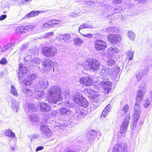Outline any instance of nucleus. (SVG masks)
I'll use <instances>...</instances> for the list:
<instances>
[{"label":"nucleus","mask_w":152,"mask_h":152,"mask_svg":"<svg viewBox=\"0 0 152 152\" xmlns=\"http://www.w3.org/2000/svg\"><path fill=\"white\" fill-rule=\"evenodd\" d=\"M40 109L44 112H48L50 110V107L47 104L45 103H41L40 104Z\"/></svg>","instance_id":"26"},{"label":"nucleus","mask_w":152,"mask_h":152,"mask_svg":"<svg viewBox=\"0 0 152 152\" xmlns=\"http://www.w3.org/2000/svg\"><path fill=\"white\" fill-rule=\"evenodd\" d=\"M75 44L77 46L80 45L83 43V40L80 38H75L74 39Z\"/></svg>","instance_id":"36"},{"label":"nucleus","mask_w":152,"mask_h":152,"mask_svg":"<svg viewBox=\"0 0 152 152\" xmlns=\"http://www.w3.org/2000/svg\"><path fill=\"white\" fill-rule=\"evenodd\" d=\"M74 101L77 103H80V102L84 98L81 94L78 92H76L74 94L73 97Z\"/></svg>","instance_id":"21"},{"label":"nucleus","mask_w":152,"mask_h":152,"mask_svg":"<svg viewBox=\"0 0 152 152\" xmlns=\"http://www.w3.org/2000/svg\"><path fill=\"white\" fill-rule=\"evenodd\" d=\"M24 107L25 111L26 113L34 112L36 110V106L31 103H26Z\"/></svg>","instance_id":"15"},{"label":"nucleus","mask_w":152,"mask_h":152,"mask_svg":"<svg viewBox=\"0 0 152 152\" xmlns=\"http://www.w3.org/2000/svg\"><path fill=\"white\" fill-rule=\"evenodd\" d=\"M85 91L88 94L89 96H91L92 99H95V96L97 97L98 95L97 92L91 89H87Z\"/></svg>","instance_id":"23"},{"label":"nucleus","mask_w":152,"mask_h":152,"mask_svg":"<svg viewBox=\"0 0 152 152\" xmlns=\"http://www.w3.org/2000/svg\"><path fill=\"white\" fill-rule=\"evenodd\" d=\"M70 35L69 34H60L57 37V38L58 39L60 42L62 40H64L65 42L68 43V40L70 38Z\"/></svg>","instance_id":"20"},{"label":"nucleus","mask_w":152,"mask_h":152,"mask_svg":"<svg viewBox=\"0 0 152 152\" xmlns=\"http://www.w3.org/2000/svg\"><path fill=\"white\" fill-rule=\"evenodd\" d=\"M72 94V93L68 90H66L64 93V95L66 97L68 96L69 97H71Z\"/></svg>","instance_id":"47"},{"label":"nucleus","mask_w":152,"mask_h":152,"mask_svg":"<svg viewBox=\"0 0 152 152\" xmlns=\"http://www.w3.org/2000/svg\"><path fill=\"white\" fill-rule=\"evenodd\" d=\"M115 71H114L113 72V73L112 74L113 75L114 74V75H117V74L119 72V70L118 69H115Z\"/></svg>","instance_id":"61"},{"label":"nucleus","mask_w":152,"mask_h":152,"mask_svg":"<svg viewBox=\"0 0 152 152\" xmlns=\"http://www.w3.org/2000/svg\"><path fill=\"white\" fill-rule=\"evenodd\" d=\"M7 17V15H1L0 16V20L1 21L4 20Z\"/></svg>","instance_id":"59"},{"label":"nucleus","mask_w":152,"mask_h":152,"mask_svg":"<svg viewBox=\"0 0 152 152\" xmlns=\"http://www.w3.org/2000/svg\"><path fill=\"white\" fill-rule=\"evenodd\" d=\"M59 115L58 112L56 110L53 111L51 113V115L52 116H56V117Z\"/></svg>","instance_id":"52"},{"label":"nucleus","mask_w":152,"mask_h":152,"mask_svg":"<svg viewBox=\"0 0 152 152\" xmlns=\"http://www.w3.org/2000/svg\"><path fill=\"white\" fill-rule=\"evenodd\" d=\"M10 91L11 93L14 96L16 97L18 96V94L17 91L13 86H11Z\"/></svg>","instance_id":"33"},{"label":"nucleus","mask_w":152,"mask_h":152,"mask_svg":"<svg viewBox=\"0 0 152 152\" xmlns=\"http://www.w3.org/2000/svg\"><path fill=\"white\" fill-rule=\"evenodd\" d=\"M112 32H116L118 31V28L116 26L112 27Z\"/></svg>","instance_id":"58"},{"label":"nucleus","mask_w":152,"mask_h":152,"mask_svg":"<svg viewBox=\"0 0 152 152\" xmlns=\"http://www.w3.org/2000/svg\"><path fill=\"white\" fill-rule=\"evenodd\" d=\"M129 109V106L128 104L125 105L122 109L119 112V113H120L122 116L125 115L127 112L128 111Z\"/></svg>","instance_id":"31"},{"label":"nucleus","mask_w":152,"mask_h":152,"mask_svg":"<svg viewBox=\"0 0 152 152\" xmlns=\"http://www.w3.org/2000/svg\"><path fill=\"white\" fill-rule=\"evenodd\" d=\"M93 26L92 25L90 24L86 23H83L81 24L79 28V32L80 33V30L83 29L88 28H92Z\"/></svg>","instance_id":"28"},{"label":"nucleus","mask_w":152,"mask_h":152,"mask_svg":"<svg viewBox=\"0 0 152 152\" xmlns=\"http://www.w3.org/2000/svg\"><path fill=\"white\" fill-rule=\"evenodd\" d=\"M59 112L61 115L64 117L72 113V111L70 109L64 107H62L60 108Z\"/></svg>","instance_id":"19"},{"label":"nucleus","mask_w":152,"mask_h":152,"mask_svg":"<svg viewBox=\"0 0 152 152\" xmlns=\"http://www.w3.org/2000/svg\"><path fill=\"white\" fill-rule=\"evenodd\" d=\"M23 28V26L18 27L15 29V32L17 34H23L24 33Z\"/></svg>","instance_id":"34"},{"label":"nucleus","mask_w":152,"mask_h":152,"mask_svg":"<svg viewBox=\"0 0 152 152\" xmlns=\"http://www.w3.org/2000/svg\"><path fill=\"white\" fill-rule=\"evenodd\" d=\"M30 120L33 122H37L38 121V118L36 115H32L31 116Z\"/></svg>","instance_id":"45"},{"label":"nucleus","mask_w":152,"mask_h":152,"mask_svg":"<svg viewBox=\"0 0 152 152\" xmlns=\"http://www.w3.org/2000/svg\"><path fill=\"white\" fill-rule=\"evenodd\" d=\"M49 21L50 22L51 26H54L55 25L59 24L61 22V20H52Z\"/></svg>","instance_id":"44"},{"label":"nucleus","mask_w":152,"mask_h":152,"mask_svg":"<svg viewBox=\"0 0 152 152\" xmlns=\"http://www.w3.org/2000/svg\"><path fill=\"white\" fill-rule=\"evenodd\" d=\"M109 41L113 44H117L120 42L121 38L120 35L115 34H110L108 36Z\"/></svg>","instance_id":"12"},{"label":"nucleus","mask_w":152,"mask_h":152,"mask_svg":"<svg viewBox=\"0 0 152 152\" xmlns=\"http://www.w3.org/2000/svg\"><path fill=\"white\" fill-rule=\"evenodd\" d=\"M11 148L12 151H14L15 150V147H11Z\"/></svg>","instance_id":"64"},{"label":"nucleus","mask_w":152,"mask_h":152,"mask_svg":"<svg viewBox=\"0 0 152 152\" xmlns=\"http://www.w3.org/2000/svg\"><path fill=\"white\" fill-rule=\"evenodd\" d=\"M39 137V135L37 134H34L32 136V137L31 138V140H32V139H37Z\"/></svg>","instance_id":"55"},{"label":"nucleus","mask_w":152,"mask_h":152,"mask_svg":"<svg viewBox=\"0 0 152 152\" xmlns=\"http://www.w3.org/2000/svg\"><path fill=\"white\" fill-rule=\"evenodd\" d=\"M53 63L51 60L48 59L43 60L42 63L43 70L45 72L49 71L51 68Z\"/></svg>","instance_id":"13"},{"label":"nucleus","mask_w":152,"mask_h":152,"mask_svg":"<svg viewBox=\"0 0 152 152\" xmlns=\"http://www.w3.org/2000/svg\"><path fill=\"white\" fill-rule=\"evenodd\" d=\"M123 0H113V2L114 3L116 4H120Z\"/></svg>","instance_id":"54"},{"label":"nucleus","mask_w":152,"mask_h":152,"mask_svg":"<svg viewBox=\"0 0 152 152\" xmlns=\"http://www.w3.org/2000/svg\"><path fill=\"white\" fill-rule=\"evenodd\" d=\"M79 82L83 86H88L92 85L93 83L94 80L91 77H82L79 79Z\"/></svg>","instance_id":"10"},{"label":"nucleus","mask_w":152,"mask_h":152,"mask_svg":"<svg viewBox=\"0 0 152 152\" xmlns=\"http://www.w3.org/2000/svg\"><path fill=\"white\" fill-rule=\"evenodd\" d=\"M76 112L78 114V118L80 119H81L83 118L86 115V113L84 112V111L83 110H82L81 111H78Z\"/></svg>","instance_id":"37"},{"label":"nucleus","mask_w":152,"mask_h":152,"mask_svg":"<svg viewBox=\"0 0 152 152\" xmlns=\"http://www.w3.org/2000/svg\"><path fill=\"white\" fill-rule=\"evenodd\" d=\"M146 91V88L144 86L140 87L137 91L136 102L134 106V111L133 117L139 118L141 112V108L140 105V102L142 99L143 96Z\"/></svg>","instance_id":"4"},{"label":"nucleus","mask_w":152,"mask_h":152,"mask_svg":"<svg viewBox=\"0 0 152 152\" xmlns=\"http://www.w3.org/2000/svg\"><path fill=\"white\" fill-rule=\"evenodd\" d=\"M43 147L42 146H40L38 147L36 150V151H38L40 150H41L43 149Z\"/></svg>","instance_id":"60"},{"label":"nucleus","mask_w":152,"mask_h":152,"mask_svg":"<svg viewBox=\"0 0 152 152\" xmlns=\"http://www.w3.org/2000/svg\"><path fill=\"white\" fill-rule=\"evenodd\" d=\"M128 35L130 39L132 40H134L135 38V34L132 31H130L128 32Z\"/></svg>","instance_id":"40"},{"label":"nucleus","mask_w":152,"mask_h":152,"mask_svg":"<svg viewBox=\"0 0 152 152\" xmlns=\"http://www.w3.org/2000/svg\"><path fill=\"white\" fill-rule=\"evenodd\" d=\"M27 71V68L23 66L22 64L19 65V68L18 70L19 81L20 83H23L26 86H30L31 84L32 80L36 77L37 75L33 73L30 75L28 74L23 79V76H24L26 74Z\"/></svg>","instance_id":"1"},{"label":"nucleus","mask_w":152,"mask_h":152,"mask_svg":"<svg viewBox=\"0 0 152 152\" xmlns=\"http://www.w3.org/2000/svg\"><path fill=\"white\" fill-rule=\"evenodd\" d=\"M22 92L25 95L29 96H32L34 94V92L31 89L27 88H23Z\"/></svg>","instance_id":"24"},{"label":"nucleus","mask_w":152,"mask_h":152,"mask_svg":"<svg viewBox=\"0 0 152 152\" xmlns=\"http://www.w3.org/2000/svg\"><path fill=\"white\" fill-rule=\"evenodd\" d=\"M4 134L7 136L12 138H14L15 137V134L10 129H7L4 131Z\"/></svg>","instance_id":"29"},{"label":"nucleus","mask_w":152,"mask_h":152,"mask_svg":"<svg viewBox=\"0 0 152 152\" xmlns=\"http://www.w3.org/2000/svg\"><path fill=\"white\" fill-rule=\"evenodd\" d=\"M100 83L104 89L105 94H107L111 91L112 83L109 79H103L100 82Z\"/></svg>","instance_id":"7"},{"label":"nucleus","mask_w":152,"mask_h":152,"mask_svg":"<svg viewBox=\"0 0 152 152\" xmlns=\"http://www.w3.org/2000/svg\"><path fill=\"white\" fill-rule=\"evenodd\" d=\"M142 73L141 72H138L136 74V77L138 81L140 80L142 77Z\"/></svg>","instance_id":"46"},{"label":"nucleus","mask_w":152,"mask_h":152,"mask_svg":"<svg viewBox=\"0 0 152 152\" xmlns=\"http://www.w3.org/2000/svg\"><path fill=\"white\" fill-rule=\"evenodd\" d=\"M64 105H65V107H69L71 106V103H70V102L67 101L64 103Z\"/></svg>","instance_id":"57"},{"label":"nucleus","mask_w":152,"mask_h":152,"mask_svg":"<svg viewBox=\"0 0 152 152\" xmlns=\"http://www.w3.org/2000/svg\"><path fill=\"white\" fill-rule=\"evenodd\" d=\"M88 134H89L91 137L89 138V139L92 141L94 140L95 137L97 134V132H96L94 130H91L89 131Z\"/></svg>","instance_id":"32"},{"label":"nucleus","mask_w":152,"mask_h":152,"mask_svg":"<svg viewBox=\"0 0 152 152\" xmlns=\"http://www.w3.org/2000/svg\"><path fill=\"white\" fill-rule=\"evenodd\" d=\"M35 26L33 25L23 26L24 32L27 33L30 32L34 29Z\"/></svg>","instance_id":"27"},{"label":"nucleus","mask_w":152,"mask_h":152,"mask_svg":"<svg viewBox=\"0 0 152 152\" xmlns=\"http://www.w3.org/2000/svg\"><path fill=\"white\" fill-rule=\"evenodd\" d=\"M106 52L108 56H113L119 52V50L113 46L108 48Z\"/></svg>","instance_id":"17"},{"label":"nucleus","mask_w":152,"mask_h":152,"mask_svg":"<svg viewBox=\"0 0 152 152\" xmlns=\"http://www.w3.org/2000/svg\"><path fill=\"white\" fill-rule=\"evenodd\" d=\"M134 55V52L130 51H128L127 52V58L129 60H131Z\"/></svg>","instance_id":"39"},{"label":"nucleus","mask_w":152,"mask_h":152,"mask_svg":"<svg viewBox=\"0 0 152 152\" xmlns=\"http://www.w3.org/2000/svg\"><path fill=\"white\" fill-rule=\"evenodd\" d=\"M11 106L14 112H17L19 108V103L14 99L11 101Z\"/></svg>","instance_id":"22"},{"label":"nucleus","mask_w":152,"mask_h":152,"mask_svg":"<svg viewBox=\"0 0 152 152\" xmlns=\"http://www.w3.org/2000/svg\"><path fill=\"white\" fill-rule=\"evenodd\" d=\"M48 81L46 79H44L39 81L37 86L36 87L43 90L44 89L47 88L48 85Z\"/></svg>","instance_id":"18"},{"label":"nucleus","mask_w":152,"mask_h":152,"mask_svg":"<svg viewBox=\"0 0 152 152\" xmlns=\"http://www.w3.org/2000/svg\"><path fill=\"white\" fill-rule=\"evenodd\" d=\"M47 98L49 102L54 104L61 101L62 98L59 87L55 86L51 88L48 91Z\"/></svg>","instance_id":"2"},{"label":"nucleus","mask_w":152,"mask_h":152,"mask_svg":"<svg viewBox=\"0 0 152 152\" xmlns=\"http://www.w3.org/2000/svg\"><path fill=\"white\" fill-rule=\"evenodd\" d=\"M42 26L43 28H46L51 26L50 22L49 21L47 23H45L42 25Z\"/></svg>","instance_id":"49"},{"label":"nucleus","mask_w":152,"mask_h":152,"mask_svg":"<svg viewBox=\"0 0 152 152\" xmlns=\"http://www.w3.org/2000/svg\"><path fill=\"white\" fill-rule=\"evenodd\" d=\"M127 144L126 143L118 142L114 147L113 152H121L124 148H125Z\"/></svg>","instance_id":"14"},{"label":"nucleus","mask_w":152,"mask_h":152,"mask_svg":"<svg viewBox=\"0 0 152 152\" xmlns=\"http://www.w3.org/2000/svg\"><path fill=\"white\" fill-rule=\"evenodd\" d=\"M43 12V11H32L25 15L24 17V18H29L37 16L39 13H41Z\"/></svg>","instance_id":"25"},{"label":"nucleus","mask_w":152,"mask_h":152,"mask_svg":"<svg viewBox=\"0 0 152 152\" xmlns=\"http://www.w3.org/2000/svg\"><path fill=\"white\" fill-rule=\"evenodd\" d=\"M150 104V101L148 100H146L144 106L145 107H147Z\"/></svg>","instance_id":"56"},{"label":"nucleus","mask_w":152,"mask_h":152,"mask_svg":"<svg viewBox=\"0 0 152 152\" xmlns=\"http://www.w3.org/2000/svg\"><path fill=\"white\" fill-rule=\"evenodd\" d=\"M77 66L86 70L95 71L100 69V64L97 59H88L85 60L82 64H77Z\"/></svg>","instance_id":"3"},{"label":"nucleus","mask_w":152,"mask_h":152,"mask_svg":"<svg viewBox=\"0 0 152 152\" xmlns=\"http://www.w3.org/2000/svg\"><path fill=\"white\" fill-rule=\"evenodd\" d=\"M46 121L47 124H46V125L42 124L41 126L40 130L42 134L48 137H49L51 136L52 134V131L49 128L48 125H49L50 124L53 128H54L57 129L59 128V127L61 126V124L60 123H57L56 121L53 119H48Z\"/></svg>","instance_id":"5"},{"label":"nucleus","mask_w":152,"mask_h":152,"mask_svg":"<svg viewBox=\"0 0 152 152\" xmlns=\"http://www.w3.org/2000/svg\"><path fill=\"white\" fill-rule=\"evenodd\" d=\"M35 87V94L36 97L38 100H40L41 98H44L45 96V93L43 90Z\"/></svg>","instance_id":"16"},{"label":"nucleus","mask_w":152,"mask_h":152,"mask_svg":"<svg viewBox=\"0 0 152 152\" xmlns=\"http://www.w3.org/2000/svg\"><path fill=\"white\" fill-rule=\"evenodd\" d=\"M37 52H32V53H31V55H28L24 58V60L27 61H32L35 64H39L41 62V60L39 58H36L35 57H33L34 56H36L37 54Z\"/></svg>","instance_id":"9"},{"label":"nucleus","mask_w":152,"mask_h":152,"mask_svg":"<svg viewBox=\"0 0 152 152\" xmlns=\"http://www.w3.org/2000/svg\"><path fill=\"white\" fill-rule=\"evenodd\" d=\"M82 106L84 107H87L88 105V103L86 99L83 98L82 100L80 102V103H78Z\"/></svg>","instance_id":"35"},{"label":"nucleus","mask_w":152,"mask_h":152,"mask_svg":"<svg viewBox=\"0 0 152 152\" xmlns=\"http://www.w3.org/2000/svg\"><path fill=\"white\" fill-rule=\"evenodd\" d=\"M95 48L97 50H104L107 47L106 43L101 40H98L94 43Z\"/></svg>","instance_id":"11"},{"label":"nucleus","mask_w":152,"mask_h":152,"mask_svg":"<svg viewBox=\"0 0 152 152\" xmlns=\"http://www.w3.org/2000/svg\"><path fill=\"white\" fill-rule=\"evenodd\" d=\"M12 45V43H8L7 45L3 46L1 49V51L2 52H6Z\"/></svg>","instance_id":"41"},{"label":"nucleus","mask_w":152,"mask_h":152,"mask_svg":"<svg viewBox=\"0 0 152 152\" xmlns=\"http://www.w3.org/2000/svg\"><path fill=\"white\" fill-rule=\"evenodd\" d=\"M120 10H121V9H120ZM120 10H118V9H114V10L115 11L114 13H113V12L112 13H110L109 12V11H108V12H107L108 13V15H111L113 14H115V13H118V15H120V13H119V12H120V11H119Z\"/></svg>","instance_id":"50"},{"label":"nucleus","mask_w":152,"mask_h":152,"mask_svg":"<svg viewBox=\"0 0 152 152\" xmlns=\"http://www.w3.org/2000/svg\"><path fill=\"white\" fill-rule=\"evenodd\" d=\"M130 118V115L129 114H127L121 126L120 132L121 134H124L126 133L129 123Z\"/></svg>","instance_id":"8"},{"label":"nucleus","mask_w":152,"mask_h":152,"mask_svg":"<svg viewBox=\"0 0 152 152\" xmlns=\"http://www.w3.org/2000/svg\"><path fill=\"white\" fill-rule=\"evenodd\" d=\"M82 35L84 37L89 38H91L93 37V35L92 34H82Z\"/></svg>","instance_id":"53"},{"label":"nucleus","mask_w":152,"mask_h":152,"mask_svg":"<svg viewBox=\"0 0 152 152\" xmlns=\"http://www.w3.org/2000/svg\"><path fill=\"white\" fill-rule=\"evenodd\" d=\"M106 31L109 32H112V27L107 28H106Z\"/></svg>","instance_id":"62"},{"label":"nucleus","mask_w":152,"mask_h":152,"mask_svg":"<svg viewBox=\"0 0 152 152\" xmlns=\"http://www.w3.org/2000/svg\"><path fill=\"white\" fill-rule=\"evenodd\" d=\"M54 35V33L53 32H50L47 33L44 36V37L45 38H49L50 37H52Z\"/></svg>","instance_id":"48"},{"label":"nucleus","mask_w":152,"mask_h":152,"mask_svg":"<svg viewBox=\"0 0 152 152\" xmlns=\"http://www.w3.org/2000/svg\"><path fill=\"white\" fill-rule=\"evenodd\" d=\"M42 51L43 55L47 57H53L58 53L57 49L53 46L44 47L42 48Z\"/></svg>","instance_id":"6"},{"label":"nucleus","mask_w":152,"mask_h":152,"mask_svg":"<svg viewBox=\"0 0 152 152\" xmlns=\"http://www.w3.org/2000/svg\"><path fill=\"white\" fill-rule=\"evenodd\" d=\"M125 148H124L122 151H121V152H129L128 151H127V144L126 145V147Z\"/></svg>","instance_id":"63"},{"label":"nucleus","mask_w":152,"mask_h":152,"mask_svg":"<svg viewBox=\"0 0 152 152\" xmlns=\"http://www.w3.org/2000/svg\"><path fill=\"white\" fill-rule=\"evenodd\" d=\"M7 63V61L5 58H3L0 61V64H1L4 65L6 64Z\"/></svg>","instance_id":"51"},{"label":"nucleus","mask_w":152,"mask_h":152,"mask_svg":"<svg viewBox=\"0 0 152 152\" xmlns=\"http://www.w3.org/2000/svg\"><path fill=\"white\" fill-rule=\"evenodd\" d=\"M111 71V70L110 69H108L106 68H103L101 71V73H103L104 75H107V74H110L111 75V74L110 73V71Z\"/></svg>","instance_id":"43"},{"label":"nucleus","mask_w":152,"mask_h":152,"mask_svg":"<svg viewBox=\"0 0 152 152\" xmlns=\"http://www.w3.org/2000/svg\"><path fill=\"white\" fill-rule=\"evenodd\" d=\"M115 63V62L114 60L110 58L108 59L106 62L107 64L110 66L114 65Z\"/></svg>","instance_id":"42"},{"label":"nucleus","mask_w":152,"mask_h":152,"mask_svg":"<svg viewBox=\"0 0 152 152\" xmlns=\"http://www.w3.org/2000/svg\"><path fill=\"white\" fill-rule=\"evenodd\" d=\"M133 122L131 123V127L132 129L135 128L136 126L137 121L139 118L133 117Z\"/></svg>","instance_id":"38"},{"label":"nucleus","mask_w":152,"mask_h":152,"mask_svg":"<svg viewBox=\"0 0 152 152\" xmlns=\"http://www.w3.org/2000/svg\"><path fill=\"white\" fill-rule=\"evenodd\" d=\"M110 107L111 105L110 104L107 105L102 112V116H103L104 117H105L110 111Z\"/></svg>","instance_id":"30"}]
</instances>
